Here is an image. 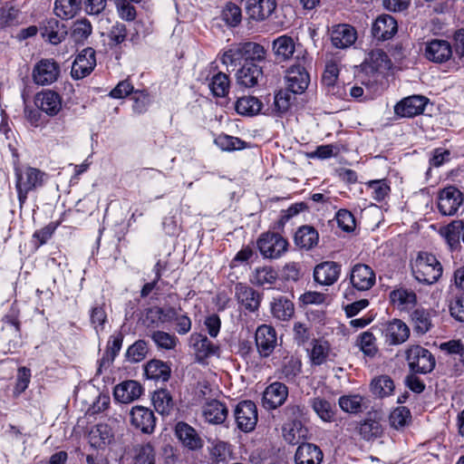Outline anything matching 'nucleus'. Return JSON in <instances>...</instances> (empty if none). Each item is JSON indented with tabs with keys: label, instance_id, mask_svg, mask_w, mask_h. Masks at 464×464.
<instances>
[{
	"label": "nucleus",
	"instance_id": "nucleus-1",
	"mask_svg": "<svg viewBox=\"0 0 464 464\" xmlns=\"http://www.w3.org/2000/svg\"><path fill=\"white\" fill-rule=\"evenodd\" d=\"M411 272L418 282L432 285L441 277L443 267L435 255L429 252H419L411 263Z\"/></svg>",
	"mask_w": 464,
	"mask_h": 464
},
{
	"label": "nucleus",
	"instance_id": "nucleus-2",
	"mask_svg": "<svg viewBox=\"0 0 464 464\" xmlns=\"http://www.w3.org/2000/svg\"><path fill=\"white\" fill-rule=\"evenodd\" d=\"M14 173L18 200L22 206L25 203L29 192L44 186L47 174L33 167H26L24 169L15 167Z\"/></svg>",
	"mask_w": 464,
	"mask_h": 464
},
{
	"label": "nucleus",
	"instance_id": "nucleus-3",
	"mask_svg": "<svg viewBox=\"0 0 464 464\" xmlns=\"http://www.w3.org/2000/svg\"><path fill=\"white\" fill-rule=\"evenodd\" d=\"M405 359L410 372L414 374L430 373L436 365V360L432 353L418 344L411 345L406 349Z\"/></svg>",
	"mask_w": 464,
	"mask_h": 464
},
{
	"label": "nucleus",
	"instance_id": "nucleus-4",
	"mask_svg": "<svg viewBox=\"0 0 464 464\" xmlns=\"http://www.w3.org/2000/svg\"><path fill=\"white\" fill-rule=\"evenodd\" d=\"M59 63L52 58H44L38 61L32 72V79L37 85H49L56 82L60 76Z\"/></svg>",
	"mask_w": 464,
	"mask_h": 464
},
{
	"label": "nucleus",
	"instance_id": "nucleus-5",
	"mask_svg": "<svg viewBox=\"0 0 464 464\" xmlns=\"http://www.w3.org/2000/svg\"><path fill=\"white\" fill-rule=\"evenodd\" d=\"M287 241L276 233H264L257 240V247L266 258H278L287 249Z\"/></svg>",
	"mask_w": 464,
	"mask_h": 464
},
{
	"label": "nucleus",
	"instance_id": "nucleus-6",
	"mask_svg": "<svg viewBox=\"0 0 464 464\" xmlns=\"http://www.w3.org/2000/svg\"><path fill=\"white\" fill-rule=\"evenodd\" d=\"M188 344L193 350L197 361L199 362H203L205 360L212 356L219 357V345L210 341L207 335L203 334H191L188 339Z\"/></svg>",
	"mask_w": 464,
	"mask_h": 464
},
{
	"label": "nucleus",
	"instance_id": "nucleus-7",
	"mask_svg": "<svg viewBox=\"0 0 464 464\" xmlns=\"http://www.w3.org/2000/svg\"><path fill=\"white\" fill-rule=\"evenodd\" d=\"M237 428L244 432L253 430L257 423V409L252 401H240L234 411Z\"/></svg>",
	"mask_w": 464,
	"mask_h": 464
},
{
	"label": "nucleus",
	"instance_id": "nucleus-8",
	"mask_svg": "<svg viewBox=\"0 0 464 464\" xmlns=\"http://www.w3.org/2000/svg\"><path fill=\"white\" fill-rule=\"evenodd\" d=\"M463 203V195L453 186L441 189L438 196V208L443 216H453Z\"/></svg>",
	"mask_w": 464,
	"mask_h": 464
},
{
	"label": "nucleus",
	"instance_id": "nucleus-9",
	"mask_svg": "<svg viewBox=\"0 0 464 464\" xmlns=\"http://www.w3.org/2000/svg\"><path fill=\"white\" fill-rule=\"evenodd\" d=\"M255 341L259 355L262 358L270 356L277 345L275 328L267 324L258 326L256 331Z\"/></svg>",
	"mask_w": 464,
	"mask_h": 464
},
{
	"label": "nucleus",
	"instance_id": "nucleus-10",
	"mask_svg": "<svg viewBox=\"0 0 464 464\" xmlns=\"http://www.w3.org/2000/svg\"><path fill=\"white\" fill-rule=\"evenodd\" d=\"M174 433L181 445L189 450H199L204 446V440L198 431L185 421H178Z\"/></svg>",
	"mask_w": 464,
	"mask_h": 464
},
{
	"label": "nucleus",
	"instance_id": "nucleus-11",
	"mask_svg": "<svg viewBox=\"0 0 464 464\" xmlns=\"http://www.w3.org/2000/svg\"><path fill=\"white\" fill-rule=\"evenodd\" d=\"M452 53V46L446 40L432 39L425 43L424 56L432 63H446L451 58Z\"/></svg>",
	"mask_w": 464,
	"mask_h": 464
},
{
	"label": "nucleus",
	"instance_id": "nucleus-12",
	"mask_svg": "<svg viewBox=\"0 0 464 464\" xmlns=\"http://www.w3.org/2000/svg\"><path fill=\"white\" fill-rule=\"evenodd\" d=\"M288 397V387L279 382L269 384L264 391L262 405L265 409L276 410L282 406Z\"/></svg>",
	"mask_w": 464,
	"mask_h": 464
},
{
	"label": "nucleus",
	"instance_id": "nucleus-13",
	"mask_svg": "<svg viewBox=\"0 0 464 464\" xmlns=\"http://www.w3.org/2000/svg\"><path fill=\"white\" fill-rule=\"evenodd\" d=\"M96 66L95 51L92 47L84 48L75 58L72 66V76L82 79L89 75Z\"/></svg>",
	"mask_w": 464,
	"mask_h": 464
},
{
	"label": "nucleus",
	"instance_id": "nucleus-14",
	"mask_svg": "<svg viewBox=\"0 0 464 464\" xmlns=\"http://www.w3.org/2000/svg\"><path fill=\"white\" fill-rule=\"evenodd\" d=\"M350 281L355 289L366 291L375 284V273L368 265L356 264L351 269Z\"/></svg>",
	"mask_w": 464,
	"mask_h": 464
},
{
	"label": "nucleus",
	"instance_id": "nucleus-15",
	"mask_svg": "<svg viewBox=\"0 0 464 464\" xmlns=\"http://www.w3.org/2000/svg\"><path fill=\"white\" fill-rule=\"evenodd\" d=\"M339 72V63L336 60L328 61L322 75V83L328 94L341 98L345 92L343 87L337 83Z\"/></svg>",
	"mask_w": 464,
	"mask_h": 464
},
{
	"label": "nucleus",
	"instance_id": "nucleus-16",
	"mask_svg": "<svg viewBox=\"0 0 464 464\" xmlns=\"http://www.w3.org/2000/svg\"><path fill=\"white\" fill-rule=\"evenodd\" d=\"M131 424L141 432L150 434L156 426V418L153 411L143 406H135L130 411Z\"/></svg>",
	"mask_w": 464,
	"mask_h": 464
},
{
	"label": "nucleus",
	"instance_id": "nucleus-17",
	"mask_svg": "<svg viewBox=\"0 0 464 464\" xmlns=\"http://www.w3.org/2000/svg\"><path fill=\"white\" fill-rule=\"evenodd\" d=\"M201 412L206 422L218 425L224 423L227 420L228 408L225 402L212 399L203 404Z\"/></svg>",
	"mask_w": 464,
	"mask_h": 464
},
{
	"label": "nucleus",
	"instance_id": "nucleus-18",
	"mask_svg": "<svg viewBox=\"0 0 464 464\" xmlns=\"http://www.w3.org/2000/svg\"><path fill=\"white\" fill-rule=\"evenodd\" d=\"M330 38L335 48L346 49L355 43L357 32L350 24H340L332 27Z\"/></svg>",
	"mask_w": 464,
	"mask_h": 464
},
{
	"label": "nucleus",
	"instance_id": "nucleus-19",
	"mask_svg": "<svg viewBox=\"0 0 464 464\" xmlns=\"http://www.w3.org/2000/svg\"><path fill=\"white\" fill-rule=\"evenodd\" d=\"M287 89L293 93H303L308 87L310 77L305 68L300 64L292 65L285 76Z\"/></svg>",
	"mask_w": 464,
	"mask_h": 464
},
{
	"label": "nucleus",
	"instance_id": "nucleus-20",
	"mask_svg": "<svg viewBox=\"0 0 464 464\" xmlns=\"http://www.w3.org/2000/svg\"><path fill=\"white\" fill-rule=\"evenodd\" d=\"M386 343L399 345L405 343L410 337V328L400 319L389 322L383 331Z\"/></svg>",
	"mask_w": 464,
	"mask_h": 464
},
{
	"label": "nucleus",
	"instance_id": "nucleus-21",
	"mask_svg": "<svg viewBox=\"0 0 464 464\" xmlns=\"http://www.w3.org/2000/svg\"><path fill=\"white\" fill-rule=\"evenodd\" d=\"M341 265L334 261H325L314 269L315 282L323 285H333L339 278Z\"/></svg>",
	"mask_w": 464,
	"mask_h": 464
},
{
	"label": "nucleus",
	"instance_id": "nucleus-22",
	"mask_svg": "<svg viewBox=\"0 0 464 464\" xmlns=\"http://www.w3.org/2000/svg\"><path fill=\"white\" fill-rule=\"evenodd\" d=\"M426 105L425 98L419 95H413L404 98L394 107V112L397 116L411 118L420 114Z\"/></svg>",
	"mask_w": 464,
	"mask_h": 464
},
{
	"label": "nucleus",
	"instance_id": "nucleus-23",
	"mask_svg": "<svg viewBox=\"0 0 464 464\" xmlns=\"http://www.w3.org/2000/svg\"><path fill=\"white\" fill-rule=\"evenodd\" d=\"M397 30V21L390 14H382L378 16L373 23L372 33L375 39L385 41L391 39Z\"/></svg>",
	"mask_w": 464,
	"mask_h": 464
},
{
	"label": "nucleus",
	"instance_id": "nucleus-24",
	"mask_svg": "<svg viewBox=\"0 0 464 464\" xmlns=\"http://www.w3.org/2000/svg\"><path fill=\"white\" fill-rule=\"evenodd\" d=\"M235 295L237 302L249 312L256 311L260 305V295L246 284L238 283L236 285Z\"/></svg>",
	"mask_w": 464,
	"mask_h": 464
},
{
	"label": "nucleus",
	"instance_id": "nucleus-25",
	"mask_svg": "<svg viewBox=\"0 0 464 464\" xmlns=\"http://www.w3.org/2000/svg\"><path fill=\"white\" fill-rule=\"evenodd\" d=\"M41 34L47 42L56 45L65 39L68 32L64 24L55 18H50L41 27Z\"/></svg>",
	"mask_w": 464,
	"mask_h": 464
},
{
	"label": "nucleus",
	"instance_id": "nucleus-26",
	"mask_svg": "<svg viewBox=\"0 0 464 464\" xmlns=\"http://www.w3.org/2000/svg\"><path fill=\"white\" fill-rule=\"evenodd\" d=\"M237 82L244 87L250 88L257 84L259 79L263 77L262 67L256 63H245L237 70Z\"/></svg>",
	"mask_w": 464,
	"mask_h": 464
},
{
	"label": "nucleus",
	"instance_id": "nucleus-27",
	"mask_svg": "<svg viewBox=\"0 0 464 464\" xmlns=\"http://www.w3.org/2000/svg\"><path fill=\"white\" fill-rule=\"evenodd\" d=\"M141 393V385L137 381L133 380L121 382L115 386L113 392L115 400L122 403H130L139 399Z\"/></svg>",
	"mask_w": 464,
	"mask_h": 464
},
{
	"label": "nucleus",
	"instance_id": "nucleus-28",
	"mask_svg": "<svg viewBox=\"0 0 464 464\" xmlns=\"http://www.w3.org/2000/svg\"><path fill=\"white\" fill-rule=\"evenodd\" d=\"M323 451L313 443H302L298 446L295 455V464H320L323 460Z\"/></svg>",
	"mask_w": 464,
	"mask_h": 464
},
{
	"label": "nucleus",
	"instance_id": "nucleus-29",
	"mask_svg": "<svg viewBox=\"0 0 464 464\" xmlns=\"http://www.w3.org/2000/svg\"><path fill=\"white\" fill-rule=\"evenodd\" d=\"M276 7V0H247L246 12L250 18L263 21L274 13Z\"/></svg>",
	"mask_w": 464,
	"mask_h": 464
},
{
	"label": "nucleus",
	"instance_id": "nucleus-30",
	"mask_svg": "<svg viewBox=\"0 0 464 464\" xmlns=\"http://www.w3.org/2000/svg\"><path fill=\"white\" fill-rule=\"evenodd\" d=\"M38 107L48 115H56L62 109V100L60 95L51 90H46L36 97Z\"/></svg>",
	"mask_w": 464,
	"mask_h": 464
},
{
	"label": "nucleus",
	"instance_id": "nucleus-31",
	"mask_svg": "<svg viewBox=\"0 0 464 464\" xmlns=\"http://www.w3.org/2000/svg\"><path fill=\"white\" fill-rule=\"evenodd\" d=\"M309 405L323 421H334L336 413V407L334 402L318 396L310 399Z\"/></svg>",
	"mask_w": 464,
	"mask_h": 464
},
{
	"label": "nucleus",
	"instance_id": "nucleus-32",
	"mask_svg": "<svg viewBox=\"0 0 464 464\" xmlns=\"http://www.w3.org/2000/svg\"><path fill=\"white\" fill-rule=\"evenodd\" d=\"M463 229V220H453L440 229V235L445 238L450 250H457L460 247V237Z\"/></svg>",
	"mask_w": 464,
	"mask_h": 464
},
{
	"label": "nucleus",
	"instance_id": "nucleus-33",
	"mask_svg": "<svg viewBox=\"0 0 464 464\" xmlns=\"http://www.w3.org/2000/svg\"><path fill=\"white\" fill-rule=\"evenodd\" d=\"M319 234L311 226H303L295 234V243L297 246L306 250L312 249L318 244Z\"/></svg>",
	"mask_w": 464,
	"mask_h": 464
},
{
	"label": "nucleus",
	"instance_id": "nucleus-34",
	"mask_svg": "<svg viewBox=\"0 0 464 464\" xmlns=\"http://www.w3.org/2000/svg\"><path fill=\"white\" fill-rule=\"evenodd\" d=\"M145 375L148 379L167 382L170 377V367L167 362L151 360L145 366Z\"/></svg>",
	"mask_w": 464,
	"mask_h": 464
},
{
	"label": "nucleus",
	"instance_id": "nucleus-35",
	"mask_svg": "<svg viewBox=\"0 0 464 464\" xmlns=\"http://www.w3.org/2000/svg\"><path fill=\"white\" fill-rule=\"evenodd\" d=\"M112 433L106 424H97L89 432V442L95 449L102 448L111 442Z\"/></svg>",
	"mask_w": 464,
	"mask_h": 464
},
{
	"label": "nucleus",
	"instance_id": "nucleus-36",
	"mask_svg": "<svg viewBox=\"0 0 464 464\" xmlns=\"http://www.w3.org/2000/svg\"><path fill=\"white\" fill-rule=\"evenodd\" d=\"M411 317L413 330L419 334L428 333L433 325L430 310L417 308L411 313Z\"/></svg>",
	"mask_w": 464,
	"mask_h": 464
},
{
	"label": "nucleus",
	"instance_id": "nucleus-37",
	"mask_svg": "<svg viewBox=\"0 0 464 464\" xmlns=\"http://www.w3.org/2000/svg\"><path fill=\"white\" fill-rule=\"evenodd\" d=\"M295 49V44L292 37L282 35L273 42V50L279 61H286L290 59Z\"/></svg>",
	"mask_w": 464,
	"mask_h": 464
},
{
	"label": "nucleus",
	"instance_id": "nucleus-38",
	"mask_svg": "<svg viewBox=\"0 0 464 464\" xmlns=\"http://www.w3.org/2000/svg\"><path fill=\"white\" fill-rule=\"evenodd\" d=\"M304 410L303 405L289 403L280 411V417L284 420V424L298 428L303 426L301 420L304 415Z\"/></svg>",
	"mask_w": 464,
	"mask_h": 464
},
{
	"label": "nucleus",
	"instance_id": "nucleus-39",
	"mask_svg": "<svg viewBox=\"0 0 464 464\" xmlns=\"http://www.w3.org/2000/svg\"><path fill=\"white\" fill-rule=\"evenodd\" d=\"M92 26L91 23L83 18L72 23L70 31V38L76 44H83L92 34Z\"/></svg>",
	"mask_w": 464,
	"mask_h": 464
},
{
	"label": "nucleus",
	"instance_id": "nucleus-40",
	"mask_svg": "<svg viewBox=\"0 0 464 464\" xmlns=\"http://www.w3.org/2000/svg\"><path fill=\"white\" fill-rule=\"evenodd\" d=\"M235 109L238 114L254 116L261 111L262 102L256 97L244 96L237 101Z\"/></svg>",
	"mask_w": 464,
	"mask_h": 464
},
{
	"label": "nucleus",
	"instance_id": "nucleus-41",
	"mask_svg": "<svg viewBox=\"0 0 464 464\" xmlns=\"http://www.w3.org/2000/svg\"><path fill=\"white\" fill-rule=\"evenodd\" d=\"M271 311L275 317L285 321L294 314V304L285 297L275 298L271 304Z\"/></svg>",
	"mask_w": 464,
	"mask_h": 464
},
{
	"label": "nucleus",
	"instance_id": "nucleus-42",
	"mask_svg": "<svg viewBox=\"0 0 464 464\" xmlns=\"http://www.w3.org/2000/svg\"><path fill=\"white\" fill-rule=\"evenodd\" d=\"M152 402L155 410L161 415H168L174 406L170 393L165 389L154 392Z\"/></svg>",
	"mask_w": 464,
	"mask_h": 464
},
{
	"label": "nucleus",
	"instance_id": "nucleus-43",
	"mask_svg": "<svg viewBox=\"0 0 464 464\" xmlns=\"http://www.w3.org/2000/svg\"><path fill=\"white\" fill-rule=\"evenodd\" d=\"M81 0H55L54 13L62 19L72 18L80 10Z\"/></svg>",
	"mask_w": 464,
	"mask_h": 464
},
{
	"label": "nucleus",
	"instance_id": "nucleus-44",
	"mask_svg": "<svg viewBox=\"0 0 464 464\" xmlns=\"http://www.w3.org/2000/svg\"><path fill=\"white\" fill-rule=\"evenodd\" d=\"M277 272L271 266L256 268L252 279V283L259 286H271L277 279Z\"/></svg>",
	"mask_w": 464,
	"mask_h": 464
},
{
	"label": "nucleus",
	"instance_id": "nucleus-45",
	"mask_svg": "<svg viewBox=\"0 0 464 464\" xmlns=\"http://www.w3.org/2000/svg\"><path fill=\"white\" fill-rule=\"evenodd\" d=\"M230 82L228 76L224 72H218L210 81L209 88L217 97H225L229 90Z\"/></svg>",
	"mask_w": 464,
	"mask_h": 464
},
{
	"label": "nucleus",
	"instance_id": "nucleus-46",
	"mask_svg": "<svg viewBox=\"0 0 464 464\" xmlns=\"http://www.w3.org/2000/svg\"><path fill=\"white\" fill-rule=\"evenodd\" d=\"M242 46L245 54V63L261 62L265 59L266 50L261 44L253 42H246L242 43Z\"/></svg>",
	"mask_w": 464,
	"mask_h": 464
},
{
	"label": "nucleus",
	"instance_id": "nucleus-47",
	"mask_svg": "<svg viewBox=\"0 0 464 464\" xmlns=\"http://www.w3.org/2000/svg\"><path fill=\"white\" fill-rule=\"evenodd\" d=\"M241 9L234 3H227L221 11V19L228 26L235 27L238 25L241 22Z\"/></svg>",
	"mask_w": 464,
	"mask_h": 464
},
{
	"label": "nucleus",
	"instance_id": "nucleus-48",
	"mask_svg": "<svg viewBox=\"0 0 464 464\" xmlns=\"http://www.w3.org/2000/svg\"><path fill=\"white\" fill-rule=\"evenodd\" d=\"M371 390L376 396L385 397L392 392L394 390V383L390 377L382 375L372 382Z\"/></svg>",
	"mask_w": 464,
	"mask_h": 464
},
{
	"label": "nucleus",
	"instance_id": "nucleus-49",
	"mask_svg": "<svg viewBox=\"0 0 464 464\" xmlns=\"http://www.w3.org/2000/svg\"><path fill=\"white\" fill-rule=\"evenodd\" d=\"M221 62L227 66L233 67H236L242 62H245V54L242 43L235 44L227 51H226L221 57Z\"/></svg>",
	"mask_w": 464,
	"mask_h": 464
},
{
	"label": "nucleus",
	"instance_id": "nucleus-50",
	"mask_svg": "<svg viewBox=\"0 0 464 464\" xmlns=\"http://www.w3.org/2000/svg\"><path fill=\"white\" fill-rule=\"evenodd\" d=\"M134 451V464H155V450L150 443L138 445Z\"/></svg>",
	"mask_w": 464,
	"mask_h": 464
},
{
	"label": "nucleus",
	"instance_id": "nucleus-51",
	"mask_svg": "<svg viewBox=\"0 0 464 464\" xmlns=\"http://www.w3.org/2000/svg\"><path fill=\"white\" fill-rule=\"evenodd\" d=\"M359 433L362 439L370 440L380 437L382 433V428L379 421L370 419L361 423Z\"/></svg>",
	"mask_w": 464,
	"mask_h": 464
},
{
	"label": "nucleus",
	"instance_id": "nucleus-52",
	"mask_svg": "<svg viewBox=\"0 0 464 464\" xmlns=\"http://www.w3.org/2000/svg\"><path fill=\"white\" fill-rule=\"evenodd\" d=\"M411 420V414L407 407H397L390 414L389 420L392 427L395 429L403 428L409 424Z\"/></svg>",
	"mask_w": 464,
	"mask_h": 464
},
{
	"label": "nucleus",
	"instance_id": "nucleus-53",
	"mask_svg": "<svg viewBox=\"0 0 464 464\" xmlns=\"http://www.w3.org/2000/svg\"><path fill=\"white\" fill-rule=\"evenodd\" d=\"M340 408L348 413H358L362 408V397L360 395H343L338 400Z\"/></svg>",
	"mask_w": 464,
	"mask_h": 464
},
{
	"label": "nucleus",
	"instance_id": "nucleus-54",
	"mask_svg": "<svg viewBox=\"0 0 464 464\" xmlns=\"http://www.w3.org/2000/svg\"><path fill=\"white\" fill-rule=\"evenodd\" d=\"M390 298L392 303H397L400 305H413L417 302L416 294L405 288L393 290L390 294Z\"/></svg>",
	"mask_w": 464,
	"mask_h": 464
},
{
	"label": "nucleus",
	"instance_id": "nucleus-55",
	"mask_svg": "<svg viewBox=\"0 0 464 464\" xmlns=\"http://www.w3.org/2000/svg\"><path fill=\"white\" fill-rule=\"evenodd\" d=\"M122 341L123 336L121 334H118L111 337L108 342L107 350L103 358L102 359V365H103L105 362L109 364L110 362H113L121 348Z\"/></svg>",
	"mask_w": 464,
	"mask_h": 464
},
{
	"label": "nucleus",
	"instance_id": "nucleus-56",
	"mask_svg": "<svg viewBox=\"0 0 464 464\" xmlns=\"http://www.w3.org/2000/svg\"><path fill=\"white\" fill-rule=\"evenodd\" d=\"M149 335L160 348L171 350L174 349L177 345V337L175 335L169 334V333L163 331H153Z\"/></svg>",
	"mask_w": 464,
	"mask_h": 464
},
{
	"label": "nucleus",
	"instance_id": "nucleus-57",
	"mask_svg": "<svg viewBox=\"0 0 464 464\" xmlns=\"http://www.w3.org/2000/svg\"><path fill=\"white\" fill-rule=\"evenodd\" d=\"M329 344L327 342L314 340V345L311 350V361L314 364L321 365L328 356Z\"/></svg>",
	"mask_w": 464,
	"mask_h": 464
},
{
	"label": "nucleus",
	"instance_id": "nucleus-58",
	"mask_svg": "<svg viewBox=\"0 0 464 464\" xmlns=\"http://www.w3.org/2000/svg\"><path fill=\"white\" fill-rule=\"evenodd\" d=\"M147 353V343L143 340H139L128 348L126 356L129 361L139 362L146 357Z\"/></svg>",
	"mask_w": 464,
	"mask_h": 464
},
{
	"label": "nucleus",
	"instance_id": "nucleus-59",
	"mask_svg": "<svg viewBox=\"0 0 464 464\" xmlns=\"http://www.w3.org/2000/svg\"><path fill=\"white\" fill-rule=\"evenodd\" d=\"M169 320H174L176 323V330L179 334H186L191 330V320L186 314H177L175 310L170 308L168 311Z\"/></svg>",
	"mask_w": 464,
	"mask_h": 464
},
{
	"label": "nucleus",
	"instance_id": "nucleus-60",
	"mask_svg": "<svg viewBox=\"0 0 464 464\" xmlns=\"http://www.w3.org/2000/svg\"><path fill=\"white\" fill-rule=\"evenodd\" d=\"M366 63L370 64L372 70L378 71L382 68H385L388 62L387 54L381 49L372 50L367 58Z\"/></svg>",
	"mask_w": 464,
	"mask_h": 464
},
{
	"label": "nucleus",
	"instance_id": "nucleus-61",
	"mask_svg": "<svg viewBox=\"0 0 464 464\" xmlns=\"http://www.w3.org/2000/svg\"><path fill=\"white\" fill-rule=\"evenodd\" d=\"M360 346L362 353L369 357H373L378 351L375 337L371 332H364L361 334Z\"/></svg>",
	"mask_w": 464,
	"mask_h": 464
},
{
	"label": "nucleus",
	"instance_id": "nucleus-62",
	"mask_svg": "<svg viewBox=\"0 0 464 464\" xmlns=\"http://www.w3.org/2000/svg\"><path fill=\"white\" fill-rule=\"evenodd\" d=\"M133 111L138 114L144 113L147 111L148 107L150 103L149 94L145 91H135L133 92Z\"/></svg>",
	"mask_w": 464,
	"mask_h": 464
},
{
	"label": "nucleus",
	"instance_id": "nucleus-63",
	"mask_svg": "<svg viewBox=\"0 0 464 464\" xmlns=\"http://www.w3.org/2000/svg\"><path fill=\"white\" fill-rule=\"evenodd\" d=\"M335 218L338 227L343 231L350 232L355 227V220L353 214L346 209H340L336 213Z\"/></svg>",
	"mask_w": 464,
	"mask_h": 464
},
{
	"label": "nucleus",
	"instance_id": "nucleus-64",
	"mask_svg": "<svg viewBox=\"0 0 464 464\" xmlns=\"http://www.w3.org/2000/svg\"><path fill=\"white\" fill-rule=\"evenodd\" d=\"M450 315L457 321L464 322V294L456 295L450 304Z\"/></svg>",
	"mask_w": 464,
	"mask_h": 464
}]
</instances>
